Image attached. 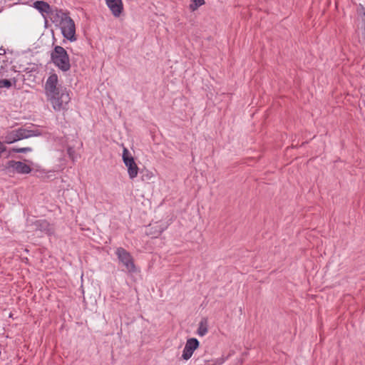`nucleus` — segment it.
Masks as SVG:
<instances>
[{"instance_id": "6ab92c4d", "label": "nucleus", "mask_w": 365, "mask_h": 365, "mask_svg": "<svg viewBox=\"0 0 365 365\" xmlns=\"http://www.w3.org/2000/svg\"><path fill=\"white\" fill-rule=\"evenodd\" d=\"M9 88L11 87V81L8 79L0 80V88Z\"/></svg>"}, {"instance_id": "5701e85b", "label": "nucleus", "mask_w": 365, "mask_h": 365, "mask_svg": "<svg viewBox=\"0 0 365 365\" xmlns=\"http://www.w3.org/2000/svg\"><path fill=\"white\" fill-rule=\"evenodd\" d=\"M362 10H364V14H363V16H362V20L364 21V26H365V9L362 6Z\"/></svg>"}, {"instance_id": "f3484780", "label": "nucleus", "mask_w": 365, "mask_h": 365, "mask_svg": "<svg viewBox=\"0 0 365 365\" xmlns=\"http://www.w3.org/2000/svg\"><path fill=\"white\" fill-rule=\"evenodd\" d=\"M122 160H135L130 155V152L125 148H123V152L122 154Z\"/></svg>"}, {"instance_id": "dca6fc26", "label": "nucleus", "mask_w": 365, "mask_h": 365, "mask_svg": "<svg viewBox=\"0 0 365 365\" xmlns=\"http://www.w3.org/2000/svg\"><path fill=\"white\" fill-rule=\"evenodd\" d=\"M205 322H206V319H205ZM207 332V325L206 324L204 325L203 324V321H201L200 323V326H199V328L197 329V334L202 336L204 335H205Z\"/></svg>"}, {"instance_id": "423d86ee", "label": "nucleus", "mask_w": 365, "mask_h": 365, "mask_svg": "<svg viewBox=\"0 0 365 365\" xmlns=\"http://www.w3.org/2000/svg\"><path fill=\"white\" fill-rule=\"evenodd\" d=\"M60 26L61 33L65 38L71 42L76 41L75 23L69 16L64 17Z\"/></svg>"}, {"instance_id": "20e7f679", "label": "nucleus", "mask_w": 365, "mask_h": 365, "mask_svg": "<svg viewBox=\"0 0 365 365\" xmlns=\"http://www.w3.org/2000/svg\"><path fill=\"white\" fill-rule=\"evenodd\" d=\"M115 255L123 267V271L129 274H133L139 272L135 264V260L132 255L123 247H118L115 250Z\"/></svg>"}, {"instance_id": "2eb2a0df", "label": "nucleus", "mask_w": 365, "mask_h": 365, "mask_svg": "<svg viewBox=\"0 0 365 365\" xmlns=\"http://www.w3.org/2000/svg\"><path fill=\"white\" fill-rule=\"evenodd\" d=\"M67 153L71 160H76L78 158H80L79 154L76 149L70 145L67 148Z\"/></svg>"}, {"instance_id": "0eeeda50", "label": "nucleus", "mask_w": 365, "mask_h": 365, "mask_svg": "<svg viewBox=\"0 0 365 365\" xmlns=\"http://www.w3.org/2000/svg\"><path fill=\"white\" fill-rule=\"evenodd\" d=\"M31 226H33L35 232L38 231L47 236H52L55 233L54 225L51 224L46 220H36L32 223Z\"/></svg>"}, {"instance_id": "f8f14e48", "label": "nucleus", "mask_w": 365, "mask_h": 365, "mask_svg": "<svg viewBox=\"0 0 365 365\" xmlns=\"http://www.w3.org/2000/svg\"><path fill=\"white\" fill-rule=\"evenodd\" d=\"M128 168V173L130 179L135 178L138 173L139 168L136 161H123Z\"/></svg>"}, {"instance_id": "9d476101", "label": "nucleus", "mask_w": 365, "mask_h": 365, "mask_svg": "<svg viewBox=\"0 0 365 365\" xmlns=\"http://www.w3.org/2000/svg\"><path fill=\"white\" fill-rule=\"evenodd\" d=\"M33 6L37 9L43 16L44 14L49 15L52 13V7L44 1H36L34 2Z\"/></svg>"}, {"instance_id": "a211bd4d", "label": "nucleus", "mask_w": 365, "mask_h": 365, "mask_svg": "<svg viewBox=\"0 0 365 365\" xmlns=\"http://www.w3.org/2000/svg\"><path fill=\"white\" fill-rule=\"evenodd\" d=\"M31 150L29 147L9 149V150H11V153H26L31 151Z\"/></svg>"}, {"instance_id": "f257e3e1", "label": "nucleus", "mask_w": 365, "mask_h": 365, "mask_svg": "<svg viewBox=\"0 0 365 365\" xmlns=\"http://www.w3.org/2000/svg\"><path fill=\"white\" fill-rule=\"evenodd\" d=\"M45 93L48 100L51 103L56 111L66 109L71 101L69 91L67 88L58 84V77L55 73H51L47 78L45 86Z\"/></svg>"}, {"instance_id": "6e6552de", "label": "nucleus", "mask_w": 365, "mask_h": 365, "mask_svg": "<svg viewBox=\"0 0 365 365\" xmlns=\"http://www.w3.org/2000/svg\"><path fill=\"white\" fill-rule=\"evenodd\" d=\"M199 346L200 342L196 338L188 339L182 351V359L186 361L190 359Z\"/></svg>"}, {"instance_id": "aec40b11", "label": "nucleus", "mask_w": 365, "mask_h": 365, "mask_svg": "<svg viewBox=\"0 0 365 365\" xmlns=\"http://www.w3.org/2000/svg\"><path fill=\"white\" fill-rule=\"evenodd\" d=\"M8 80L11 81V86H14V87L16 86V83L18 81L16 78H12L8 79Z\"/></svg>"}, {"instance_id": "f03ea898", "label": "nucleus", "mask_w": 365, "mask_h": 365, "mask_svg": "<svg viewBox=\"0 0 365 365\" xmlns=\"http://www.w3.org/2000/svg\"><path fill=\"white\" fill-rule=\"evenodd\" d=\"M42 133L36 130H28L23 127L18 129L8 130L1 137L3 139V143L11 144L19 140L29 138L34 136H40Z\"/></svg>"}, {"instance_id": "39448f33", "label": "nucleus", "mask_w": 365, "mask_h": 365, "mask_svg": "<svg viewBox=\"0 0 365 365\" xmlns=\"http://www.w3.org/2000/svg\"><path fill=\"white\" fill-rule=\"evenodd\" d=\"M0 170L9 175L15 173L27 174L31 170L30 166L22 161H6V165L0 164Z\"/></svg>"}, {"instance_id": "7ed1b4c3", "label": "nucleus", "mask_w": 365, "mask_h": 365, "mask_svg": "<svg viewBox=\"0 0 365 365\" xmlns=\"http://www.w3.org/2000/svg\"><path fill=\"white\" fill-rule=\"evenodd\" d=\"M51 59L61 71L66 72L71 69L69 56L63 47L61 46H54L51 53Z\"/></svg>"}, {"instance_id": "4468645a", "label": "nucleus", "mask_w": 365, "mask_h": 365, "mask_svg": "<svg viewBox=\"0 0 365 365\" xmlns=\"http://www.w3.org/2000/svg\"><path fill=\"white\" fill-rule=\"evenodd\" d=\"M204 4L205 0H191V4L189 6V9L191 11H195Z\"/></svg>"}, {"instance_id": "ddd939ff", "label": "nucleus", "mask_w": 365, "mask_h": 365, "mask_svg": "<svg viewBox=\"0 0 365 365\" xmlns=\"http://www.w3.org/2000/svg\"><path fill=\"white\" fill-rule=\"evenodd\" d=\"M11 155V150L6 148L4 144L0 141V158H9Z\"/></svg>"}, {"instance_id": "9b49d317", "label": "nucleus", "mask_w": 365, "mask_h": 365, "mask_svg": "<svg viewBox=\"0 0 365 365\" xmlns=\"http://www.w3.org/2000/svg\"><path fill=\"white\" fill-rule=\"evenodd\" d=\"M49 16L53 23H59L61 24L64 17H68L69 15L68 13L63 12L61 9L52 8V13H50Z\"/></svg>"}, {"instance_id": "1a4fd4ad", "label": "nucleus", "mask_w": 365, "mask_h": 365, "mask_svg": "<svg viewBox=\"0 0 365 365\" xmlns=\"http://www.w3.org/2000/svg\"><path fill=\"white\" fill-rule=\"evenodd\" d=\"M106 4L115 16H119L123 11V3L121 0H106Z\"/></svg>"}, {"instance_id": "4be33fe9", "label": "nucleus", "mask_w": 365, "mask_h": 365, "mask_svg": "<svg viewBox=\"0 0 365 365\" xmlns=\"http://www.w3.org/2000/svg\"><path fill=\"white\" fill-rule=\"evenodd\" d=\"M6 53V50L1 46L0 48V56L4 55Z\"/></svg>"}, {"instance_id": "412c9836", "label": "nucleus", "mask_w": 365, "mask_h": 365, "mask_svg": "<svg viewBox=\"0 0 365 365\" xmlns=\"http://www.w3.org/2000/svg\"><path fill=\"white\" fill-rule=\"evenodd\" d=\"M223 363V360L220 359H218L215 363L214 364H208V365H220Z\"/></svg>"}]
</instances>
